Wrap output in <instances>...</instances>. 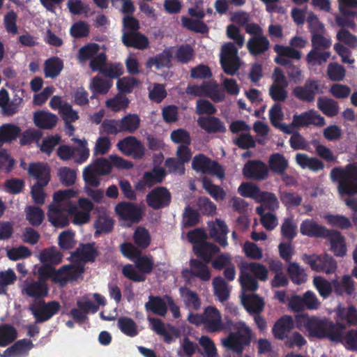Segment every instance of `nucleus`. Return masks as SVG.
I'll return each mask as SVG.
<instances>
[{"label": "nucleus", "mask_w": 357, "mask_h": 357, "mask_svg": "<svg viewBox=\"0 0 357 357\" xmlns=\"http://www.w3.org/2000/svg\"><path fill=\"white\" fill-rule=\"evenodd\" d=\"M296 326L305 328L309 337L328 338L331 342L341 340V331L328 319L300 314L295 317Z\"/></svg>", "instance_id": "nucleus-1"}, {"label": "nucleus", "mask_w": 357, "mask_h": 357, "mask_svg": "<svg viewBox=\"0 0 357 357\" xmlns=\"http://www.w3.org/2000/svg\"><path fill=\"white\" fill-rule=\"evenodd\" d=\"M61 259V254L56 248H51L46 250V279L51 278L61 284L79 279L84 271V266L81 264L65 266L59 270L47 267L59 264Z\"/></svg>", "instance_id": "nucleus-2"}, {"label": "nucleus", "mask_w": 357, "mask_h": 357, "mask_svg": "<svg viewBox=\"0 0 357 357\" xmlns=\"http://www.w3.org/2000/svg\"><path fill=\"white\" fill-rule=\"evenodd\" d=\"M79 193V190L72 188L59 190L54 194V208H51L49 213V220L52 225L63 227L68 225L67 216L61 211L66 210L68 206L73 204L70 199L77 197Z\"/></svg>", "instance_id": "nucleus-3"}, {"label": "nucleus", "mask_w": 357, "mask_h": 357, "mask_svg": "<svg viewBox=\"0 0 357 357\" xmlns=\"http://www.w3.org/2000/svg\"><path fill=\"white\" fill-rule=\"evenodd\" d=\"M239 268L238 280L243 291H254L259 287L257 280L250 275V272L259 280L266 281L268 279V270L261 264L255 262L242 263Z\"/></svg>", "instance_id": "nucleus-4"}, {"label": "nucleus", "mask_w": 357, "mask_h": 357, "mask_svg": "<svg viewBox=\"0 0 357 357\" xmlns=\"http://www.w3.org/2000/svg\"><path fill=\"white\" fill-rule=\"evenodd\" d=\"M331 178L338 181V192L341 196L357 194V165L349 164L344 168H334Z\"/></svg>", "instance_id": "nucleus-5"}, {"label": "nucleus", "mask_w": 357, "mask_h": 357, "mask_svg": "<svg viewBox=\"0 0 357 357\" xmlns=\"http://www.w3.org/2000/svg\"><path fill=\"white\" fill-rule=\"evenodd\" d=\"M234 329L236 331L231 333L229 337L222 341V344L230 350L240 354H242L244 346L250 343L251 331L243 321L236 323Z\"/></svg>", "instance_id": "nucleus-6"}, {"label": "nucleus", "mask_w": 357, "mask_h": 357, "mask_svg": "<svg viewBox=\"0 0 357 357\" xmlns=\"http://www.w3.org/2000/svg\"><path fill=\"white\" fill-rule=\"evenodd\" d=\"M112 169L109 156L100 158L84 169L82 177L88 185L97 187L100 184L98 176L107 175L112 172Z\"/></svg>", "instance_id": "nucleus-7"}, {"label": "nucleus", "mask_w": 357, "mask_h": 357, "mask_svg": "<svg viewBox=\"0 0 357 357\" xmlns=\"http://www.w3.org/2000/svg\"><path fill=\"white\" fill-rule=\"evenodd\" d=\"M94 208L93 202L86 197H79L77 204H70L66 209L75 225H83L88 223L91 217V211Z\"/></svg>", "instance_id": "nucleus-8"}, {"label": "nucleus", "mask_w": 357, "mask_h": 357, "mask_svg": "<svg viewBox=\"0 0 357 357\" xmlns=\"http://www.w3.org/2000/svg\"><path fill=\"white\" fill-rule=\"evenodd\" d=\"M39 259L41 263L38 268V281L28 283L22 289V293L34 300L43 299L45 296V250H42L39 254Z\"/></svg>", "instance_id": "nucleus-9"}, {"label": "nucleus", "mask_w": 357, "mask_h": 357, "mask_svg": "<svg viewBox=\"0 0 357 357\" xmlns=\"http://www.w3.org/2000/svg\"><path fill=\"white\" fill-rule=\"evenodd\" d=\"M220 61L224 71L228 75H234L239 68L238 50L231 43L224 44L221 49Z\"/></svg>", "instance_id": "nucleus-10"}, {"label": "nucleus", "mask_w": 357, "mask_h": 357, "mask_svg": "<svg viewBox=\"0 0 357 357\" xmlns=\"http://www.w3.org/2000/svg\"><path fill=\"white\" fill-rule=\"evenodd\" d=\"M303 260L310 268L317 272H324L326 274L334 273L337 269L336 261L329 255H307L303 256Z\"/></svg>", "instance_id": "nucleus-11"}, {"label": "nucleus", "mask_w": 357, "mask_h": 357, "mask_svg": "<svg viewBox=\"0 0 357 357\" xmlns=\"http://www.w3.org/2000/svg\"><path fill=\"white\" fill-rule=\"evenodd\" d=\"M89 66L93 71H100L104 75L110 78H116L123 73V66L119 63L106 66V56L105 54H98L96 59L90 63Z\"/></svg>", "instance_id": "nucleus-12"}, {"label": "nucleus", "mask_w": 357, "mask_h": 357, "mask_svg": "<svg viewBox=\"0 0 357 357\" xmlns=\"http://www.w3.org/2000/svg\"><path fill=\"white\" fill-rule=\"evenodd\" d=\"M192 165L197 172L212 174L219 178H224L225 174L221 166L202 154L194 158Z\"/></svg>", "instance_id": "nucleus-13"}, {"label": "nucleus", "mask_w": 357, "mask_h": 357, "mask_svg": "<svg viewBox=\"0 0 357 357\" xmlns=\"http://www.w3.org/2000/svg\"><path fill=\"white\" fill-rule=\"evenodd\" d=\"M118 149L123 154L135 159L142 158L145 153V148L142 142L133 136L126 137L116 144Z\"/></svg>", "instance_id": "nucleus-14"}, {"label": "nucleus", "mask_w": 357, "mask_h": 357, "mask_svg": "<svg viewBox=\"0 0 357 357\" xmlns=\"http://www.w3.org/2000/svg\"><path fill=\"white\" fill-rule=\"evenodd\" d=\"M272 79L273 84L270 88L272 98L277 101H284L287 97L286 89L288 82L283 72L278 68H275Z\"/></svg>", "instance_id": "nucleus-15"}, {"label": "nucleus", "mask_w": 357, "mask_h": 357, "mask_svg": "<svg viewBox=\"0 0 357 357\" xmlns=\"http://www.w3.org/2000/svg\"><path fill=\"white\" fill-rule=\"evenodd\" d=\"M292 92L297 98L311 102L317 94L322 93V86L318 80L307 79L304 86L295 87Z\"/></svg>", "instance_id": "nucleus-16"}, {"label": "nucleus", "mask_w": 357, "mask_h": 357, "mask_svg": "<svg viewBox=\"0 0 357 357\" xmlns=\"http://www.w3.org/2000/svg\"><path fill=\"white\" fill-rule=\"evenodd\" d=\"M115 212L121 220L137 222L141 219L142 210L137 206L128 203L121 202L115 207Z\"/></svg>", "instance_id": "nucleus-17"}, {"label": "nucleus", "mask_w": 357, "mask_h": 357, "mask_svg": "<svg viewBox=\"0 0 357 357\" xmlns=\"http://www.w3.org/2000/svg\"><path fill=\"white\" fill-rule=\"evenodd\" d=\"M170 200L171 194L164 187L154 188L146 196L148 205L154 209H159L167 206Z\"/></svg>", "instance_id": "nucleus-18"}, {"label": "nucleus", "mask_w": 357, "mask_h": 357, "mask_svg": "<svg viewBox=\"0 0 357 357\" xmlns=\"http://www.w3.org/2000/svg\"><path fill=\"white\" fill-rule=\"evenodd\" d=\"M243 173L248 178L264 180L268 175L267 166L259 160H250L243 167Z\"/></svg>", "instance_id": "nucleus-19"}, {"label": "nucleus", "mask_w": 357, "mask_h": 357, "mask_svg": "<svg viewBox=\"0 0 357 357\" xmlns=\"http://www.w3.org/2000/svg\"><path fill=\"white\" fill-rule=\"evenodd\" d=\"M204 326L209 332H217L224 329L222 316L214 307H207L204 310Z\"/></svg>", "instance_id": "nucleus-20"}, {"label": "nucleus", "mask_w": 357, "mask_h": 357, "mask_svg": "<svg viewBox=\"0 0 357 357\" xmlns=\"http://www.w3.org/2000/svg\"><path fill=\"white\" fill-rule=\"evenodd\" d=\"M300 231L303 236L310 237H326L329 230L325 227L317 224L312 219L303 220L300 225Z\"/></svg>", "instance_id": "nucleus-21"}, {"label": "nucleus", "mask_w": 357, "mask_h": 357, "mask_svg": "<svg viewBox=\"0 0 357 357\" xmlns=\"http://www.w3.org/2000/svg\"><path fill=\"white\" fill-rule=\"evenodd\" d=\"M293 123L296 126H306L309 125L322 126L325 124V121L324 117L319 114L317 112L310 110L300 115H294Z\"/></svg>", "instance_id": "nucleus-22"}, {"label": "nucleus", "mask_w": 357, "mask_h": 357, "mask_svg": "<svg viewBox=\"0 0 357 357\" xmlns=\"http://www.w3.org/2000/svg\"><path fill=\"white\" fill-rule=\"evenodd\" d=\"M33 347L32 341L29 339L17 340L12 346L7 348L1 355V357H21L28 354Z\"/></svg>", "instance_id": "nucleus-23"}, {"label": "nucleus", "mask_w": 357, "mask_h": 357, "mask_svg": "<svg viewBox=\"0 0 357 357\" xmlns=\"http://www.w3.org/2000/svg\"><path fill=\"white\" fill-rule=\"evenodd\" d=\"M247 291H243L241 295V303L250 313L258 314L261 312L264 307V300L256 294L247 295L245 294Z\"/></svg>", "instance_id": "nucleus-24"}, {"label": "nucleus", "mask_w": 357, "mask_h": 357, "mask_svg": "<svg viewBox=\"0 0 357 357\" xmlns=\"http://www.w3.org/2000/svg\"><path fill=\"white\" fill-rule=\"evenodd\" d=\"M294 327V323L293 318L289 315H284L276 321L272 331L275 338L284 340L288 336L287 333L292 330Z\"/></svg>", "instance_id": "nucleus-25"}, {"label": "nucleus", "mask_w": 357, "mask_h": 357, "mask_svg": "<svg viewBox=\"0 0 357 357\" xmlns=\"http://www.w3.org/2000/svg\"><path fill=\"white\" fill-rule=\"evenodd\" d=\"M209 227L211 237L222 246H226L228 229L225 222L220 219H216L215 222L209 224Z\"/></svg>", "instance_id": "nucleus-26"}, {"label": "nucleus", "mask_w": 357, "mask_h": 357, "mask_svg": "<svg viewBox=\"0 0 357 357\" xmlns=\"http://www.w3.org/2000/svg\"><path fill=\"white\" fill-rule=\"evenodd\" d=\"M182 274L186 278L193 275L205 281L211 278V273L206 264L197 260H191L190 271L183 270Z\"/></svg>", "instance_id": "nucleus-27"}, {"label": "nucleus", "mask_w": 357, "mask_h": 357, "mask_svg": "<svg viewBox=\"0 0 357 357\" xmlns=\"http://www.w3.org/2000/svg\"><path fill=\"white\" fill-rule=\"evenodd\" d=\"M328 236L331 244V250L337 257L344 256L347 252L344 237L336 231L329 232Z\"/></svg>", "instance_id": "nucleus-28"}, {"label": "nucleus", "mask_w": 357, "mask_h": 357, "mask_svg": "<svg viewBox=\"0 0 357 357\" xmlns=\"http://www.w3.org/2000/svg\"><path fill=\"white\" fill-rule=\"evenodd\" d=\"M333 290L337 295H353L355 291L354 282L351 277L345 275L341 280H334L332 281Z\"/></svg>", "instance_id": "nucleus-29"}, {"label": "nucleus", "mask_w": 357, "mask_h": 357, "mask_svg": "<svg viewBox=\"0 0 357 357\" xmlns=\"http://www.w3.org/2000/svg\"><path fill=\"white\" fill-rule=\"evenodd\" d=\"M269 42L263 36H254L247 43V47L250 54H260L268 49Z\"/></svg>", "instance_id": "nucleus-30"}, {"label": "nucleus", "mask_w": 357, "mask_h": 357, "mask_svg": "<svg viewBox=\"0 0 357 357\" xmlns=\"http://www.w3.org/2000/svg\"><path fill=\"white\" fill-rule=\"evenodd\" d=\"M97 255V252L94 248L93 243L83 244L76 250L72 255L75 259H79L82 261H93Z\"/></svg>", "instance_id": "nucleus-31"}, {"label": "nucleus", "mask_w": 357, "mask_h": 357, "mask_svg": "<svg viewBox=\"0 0 357 357\" xmlns=\"http://www.w3.org/2000/svg\"><path fill=\"white\" fill-rule=\"evenodd\" d=\"M129 103L130 100L125 95L118 93L105 101V107L110 111L118 112L125 111Z\"/></svg>", "instance_id": "nucleus-32"}, {"label": "nucleus", "mask_w": 357, "mask_h": 357, "mask_svg": "<svg viewBox=\"0 0 357 357\" xmlns=\"http://www.w3.org/2000/svg\"><path fill=\"white\" fill-rule=\"evenodd\" d=\"M21 128L12 123H6L0 126V142H11L21 134Z\"/></svg>", "instance_id": "nucleus-33"}, {"label": "nucleus", "mask_w": 357, "mask_h": 357, "mask_svg": "<svg viewBox=\"0 0 357 357\" xmlns=\"http://www.w3.org/2000/svg\"><path fill=\"white\" fill-rule=\"evenodd\" d=\"M123 44L127 47H133L137 49L143 50L148 47L149 40L146 37L139 32L122 36Z\"/></svg>", "instance_id": "nucleus-34"}, {"label": "nucleus", "mask_w": 357, "mask_h": 357, "mask_svg": "<svg viewBox=\"0 0 357 357\" xmlns=\"http://www.w3.org/2000/svg\"><path fill=\"white\" fill-rule=\"evenodd\" d=\"M112 86L111 80L104 79L100 77H94L91 79L89 88L92 91L91 98H95L96 93L106 94Z\"/></svg>", "instance_id": "nucleus-35"}, {"label": "nucleus", "mask_w": 357, "mask_h": 357, "mask_svg": "<svg viewBox=\"0 0 357 357\" xmlns=\"http://www.w3.org/2000/svg\"><path fill=\"white\" fill-rule=\"evenodd\" d=\"M17 337L16 328L10 324L0 325V347H6L15 340Z\"/></svg>", "instance_id": "nucleus-36"}, {"label": "nucleus", "mask_w": 357, "mask_h": 357, "mask_svg": "<svg viewBox=\"0 0 357 357\" xmlns=\"http://www.w3.org/2000/svg\"><path fill=\"white\" fill-rule=\"evenodd\" d=\"M296 160L298 165L303 169H310L312 171H319L324 168L323 163L315 158H310L304 153H298Z\"/></svg>", "instance_id": "nucleus-37"}, {"label": "nucleus", "mask_w": 357, "mask_h": 357, "mask_svg": "<svg viewBox=\"0 0 357 357\" xmlns=\"http://www.w3.org/2000/svg\"><path fill=\"white\" fill-rule=\"evenodd\" d=\"M167 303L164 299L158 296H149V301L145 304L146 310L151 311L160 316L165 315L167 312Z\"/></svg>", "instance_id": "nucleus-38"}, {"label": "nucleus", "mask_w": 357, "mask_h": 357, "mask_svg": "<svg viewBox=\"0 0 357 357\" xmlns=\"http://www.w3.org/2000/svg\"><path fill=\"white\" fill-rule=\"evenodd\" d=\"M213 287L214 290V294L220 302L226 301L230 293V289L221 277L215 278L213 280Z\"/></svg>", "instance_id": "nucleus-39"}, {"label": "nucleus", "mask_w": 357, "mask_h": 357, "mask_svg": "<svg viewBox=\"0 0 357 357\" xmlns=\"http://www.w3.org/2000/svg\"><path fill=\"white\" fill-rule=\"evenodd\" d=\"M197 123L208 132L224 131L225 129L220 121L215 117H199Z\"/></svg>", "instance_id": "nucleus-40"}, {"label": "nucleus", "mask_w": 357, "mask_h": 357, "mask_svg": "<svg viewBox=\"0 0 357 357\" xmlns=\"http://www.w3.org/2000/svg\"><path fill=\"white\" fill-rule=\"evenodd\" d=\"M149 321L151 326L152 330L155 331L158 334L162 335L167 342H171L172 338L169 333L171 332L174 334L176 332L174 328L169 326L166 327L160 320L155 318L149 317Z\"/></svg>", "instance_id": "nucleus-41"}, {"label": "nucleus", "mask_w": 357, "mask_h": 357, "mask_svg": "<svg viewBox=\"0 0 357 357\" xmlns=\"http://www.w3.org/2000/svg\"><path fill=\"white\" fill-rule=\"evenodd\" d=\"M100 54L104 53L100 52L99 45L96 43H90L79 49L78 58L81 62L90 60L91 63Z\"/></svg>", "instance_id": "nucleus-42"}, {"label": "nucleus", "mask_w": 357, "mask_h": 357, "mask_svg": "<svg viewBox=\"0 0 357 357\" xmlns=\"http://www.w3.org/2000/svg\"><path fill=\"white\" fill-rule=\"evenodd\" d=\"M120 121L123 132L133 133L139 128L141 121L137 114H128Z\"/></svg>", "instance_id": "nucleus-43"}, {"label": "nucleus", "mask_w": 357, "mask_h": 357, "mask_svg": "<svg viewBox=\"0 0 357 357\" xmlns=\"http://www.w3.org/2000/svg\"><path fill=\"white\" fill-rule=\"evenodd\" d=\"M238 193L244 197L253 199L255 202L260 201L261 195L263 191L251 183H243L238 188Z\"/></svg>", "instance_id": "nucleus-44"}, {"label": "nucleus", "mask_w": 357, "mask_h": 357, "mask_svg": "<svg viewBox=\"0 0 357 357\" xmlns=\"http://www.w3.org/2000/svg\"><path fill=\"white\" fill-rule=\"evenodd\" d=\"M194 250L197 255L203 257L206 262H208L212 256L219 252V248L212 243L204 241L200 245H195Z\"/></svg>", "instance_id": "nucleus-45"}, {"label": "nucleus", "mask_w": 357, "mask_h": 357, "mask_svg": "<svg viewBox=\"0 0 357 357\" xmlns=\"http://www.w3.org/2000/svg\"><path fill=\"white\" fill-rule=\"evenodd\" d=\"M337 322L347 321L349 324H357V310L352 306L344 308L339 306L337 309Z\"/></svg>", "instance_id": "nucleus-46"}, {"label": "nucleus", "mask_w": 357, "mask_h": 357, "mask_svg": "<svg viewBox=\"0 0 357 357\" xmlns=\"http://www.w3.org/2000/svg\"><path fill=\"white\" fill-rule=\"evenodd\" d=\"M172 54L173 52L171 50H165L161 54L155 57L151 58L147 61L146 65L148 67L155 66L157 69H160L163 67H169Z\"/></svg>", "instance_id": "nucleus-47"}, {"label": "nucleus", "mask_w": 357, "mask_h": 357, "mask_svg": "<svg viewBox=\"0 0 357 357\" xmlns=\"http://www.w3.org/2000/svg\"><path fill=\"white\" fill-rule=\"evenodd\" d=\"M270 169L277 173L282 174L288 167V162L285 158L280 153L273 154L269 158Z\"/></svg>", "instance_id": "nucleus-48"}, {"label": "nucleus", "mask_w": 357, "mask_h": 357, "mask_svg": "<svg viewBox=\"0 0 357 357\" xmlns=\"http://www.w3.org/2000/svg\"><path fill=\"white\" fill-rule=\"evenodd\" d=\"M317 107L324 114L329 116H335L339 112L336 102L330 98H319Z\"/></svg>", "instance_id": "nucleus-49"}, {"label": "nucleus", "mask_w": 357, "mask_h": 357, "mask_svg": "<svg viewBox=\"0 0 357 357\" xmlns=\"http://www.w3.org/2000/svg\"><path fill=\"white\" fill-rule=\"evenodd\" d=\"M118 326L125 335L134 337L138 334L137 326L135 321L128 317H121L118 320Z\"/></svg>", "instance_id": "nucleus-50"}, {"label": "nucleus", "mask_w": 357, "mask_h": 357, "mask_svg": "<svg viewBox=\"0 0 357 357\" xmlns=\"http://www.w3.org/2000/svg\"><path fill=\"white\" fill-rule=\"evenodd\" d=\"M256 211L260 215L261 222L266 229L273 230L276 227L278 223V219L273 213H264V208L262 206H257Z\"/></svg>", "instance_id": "nucleus-51"}, {"label": "nucleus", "mask_w": 357, "mask_h": 357, "mask_svg": "<svg viewBox=\"0 0 357 357\" xmlns=\"http://www.w3.org/2000/svg\"><path fill=\"white\" fill-rule=\"evenodd\" d=\"M287 271L294 283L300 284L307 280V275L304 269L296 263L289 264Z\"/></svg>", "instance_id": "nucleus-52"}, {"label": "nucleus", "mask_w": 357, "mask_h": 357, "mask_svg": "<svg viewBox=\"0 0 357 357\" xmlns=\"http://www.w3.org/2000/svg\"><path fill=\"white\" fill-rule=\"evenodd\" d=\"M59 178L63 185L69 186L73 185L77 180V171L68 167H62L58 169Z\"/></svg>", "instance_id": "nucleus-53"}, {"label": "nucleus", "mask_w": 357, "mask_h": 357, "mask_svg": "<svg viewBox=\"0 0 357 357\" xmlns=\"http://www.w3.org/2000/svg\"><path fill=\"white\" fill-rule=\"evenodd\" d=\"M326 222L342 229H347L351 227V220L342 215H328L324 217Z\"/></svg>", "instance_id": "nucleus-54"}, {"label": "nucleus", "mask_w": 357, "mask_h": 357, "mask_svg": "<svg viewBox=\"0 0 357 357\" xmlns=\"http://www.w3.org/2000/svg\"><path fill=\"white\" fill-rule=\"evenodd\" d=\"M43 135V132L35 128H29L21 135L20 144L22 146L29 145L31 143H38Z\"/></svg>", "instance_id": "nucleus-55"}, {"label": "nucleus", "mask_w": 357, "mask_h": 357, "mask_svg": "<svg viewBox=\"0 0 357 357\" xmlns=\"http://www.w3.org/2000/svg\"><path fill=\"white\" fill-rule=\"evenodd\" d=\"M16 279V275L11 269L0 271V294L6 295L8 286L13 284Z\"/></svg>", "instance_id": "nucleus-56"}, {"label": "nucleus", "mask_w": 357, "mask_h": 357, "mask_svg": "<svg viewBox=\"0 0 357 357\" xmlns=\"http://www.w3.org/2000/svg\"><path fill=\"white\" fill-rule=\"evenodd\" d=\"M94 227L96 234L107 233L113 228V220L106 213L99 215L95 222Z\"/></svg>", "instance_id": "nucleus-57"}, {"label": "nucleus", "mask_w": 357, "mask_h": 357, "mask_svg": "<svg viewBox=\"0 0 357 357\" xmlns=\"http://www.w3.org/2000/svg\"><path fill=\"white\" fill-rule=\"evenodd\" d=\"M26 220L33 226H38L41 224L44 214L43 210L37 206H28L26 209Z\"/></svg>", "instance_id": "nucleus-58"}, {"label": "nucleus", "mask_w": 357, "mask_h": 357, "mask_svg": "<svg viewBox=\"0 0 357 357\" xmlns=\"http://www.w3.org/2000/svg\"><path fill=\"white\" fill-rule=\"evenodd\" d=\"M181 294L184 303L188 307L195 310L199 309L201 303L196 293L188 289H181Z\"/></svg>", "instance_id": "nucleus-59"}, {"label": "nucleus", "mask_w": 357, "mask_h": 357, "mask_svg": "<svg viewBox=\"0 0 357 357\" xmlns=\"http://www.w3.org/2000/svg\"><path fill=\"white\" fill-rule=\"evenodd\" d=\"M313 284L319 294L324 298L328 297L333 289L332 282L331 283L329 281L320 276H315L314 278Z\"/></svg>", "instance_id": "nucleus-60"}, {"label": "nucleus", "mask_w": 357, "mask_h": 357, "mask_svg": "<svg viewBox=\"0 0 357 357\" xmlns=\"http://www.w3.org/2000/svg\"><path fill=\"white\" fill-rule=\"evenodd\" d=\"M341 340L333 342L342 343L347 349L357 351V331L351 330L344 335L341 332Z\"/></svg>", "instance_id": "nucleus-61"}, {"label": "nucleus", "mask_w": 357, "mask_h": 357, "mask_svg": "<svg viewBox=\"0 0 357 357\" xmlns=\"http://www.w3.org/2000/svg\"><path fill=\"white\" fill-rule=\"evenodd\" d=\"M112 146L111 139L107 136H100L98 137L95 142L93 148L94 155H105L107 154Z\"/></svg>", "instance_id": "nucleus-62"}, {"label": "nucleus", "mask_w": 357, "mask_h": 357, "mask_svg": "<svg viewBox=\"0 0 357 357\" xmlns=\"http://www.w3.org/2000/svg\"><path fill=\"white\" fill-rule=\"evenodd\" d=\"M134 241L138 247L142 249L147 248L151 242L149 231L143 227H138L134 234Z\"/></svg>", "instance_id": "nucleus-63"}, {"label": "nucleus", "mask_w": 357, "mask_h": 357, "mask_svg": "<svg viewBox=\"0 0 357 357\" xmlns=\"http://www.w3.org/2000/svg\"><path fill=\"white\" fill-rule=\"evenodd\" d=\"M197 349V344L185 337L181 342L177 354L179 357H189L195 353Z\"/></svg>", "instance_id": "nucleus-64"}]
</instances>
